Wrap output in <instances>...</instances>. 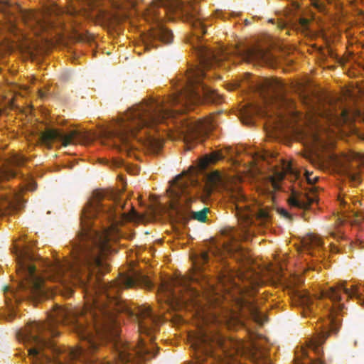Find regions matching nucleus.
<instances>
[{
    "mask_svg": "<svg viewBox=\"0 0 364 364\" xmlns=\"http://www.w3.org/2000/svg\"><path fill=\"white\" fill-rule=\"evenodd\" d=\"M305 176L309 185L314 184L318 180V176H313V174L311 173H309L308 171H306Z\"/></svg>",
    "mask_w": 364,
    "mask_h": 364,
    "instance_id": "nucleus-42",
    "label": "nucleus"
},
{
    "mask_svg": "<svg viewBox=\"0 0 364 364\" xmlns=\"http://www.w3.org/2000/svg\"><path fill=\"white\" fill-rule=\"evenodd\" d=\"M355 161H358L357 163H363V159H361V156H360V155H356L354 157L353 163L355 162Z\"/></svg>",
    "mask_w": 364,
    "mask_h": 364,
    "instance_id": "nucleus-51",
    "label": "nucleus"
},
{
    "mask_svg": "<svg viewBox=\"0 0 364 364\" xmlns=\"http://www.w3.org/2000/svg\"><path fill=\"white\" fill-rule=\"evenodd\" d=\"M191 23L193 25V27L194 28L195 34L196 36H198L199 34L203 35V34L205 33L206 31H205V26L200 21V19H198V18L193 19Z\"/></svg>",
    "mask_w": 364,
    "mask_h": 364,
    "instance_id": "nucleus-35",
    "label": "nucleus"
},
{
    "mask_svg": "<svg viewBox=\"0 0 364 364\" xmlns=\"http://www.w3.org/2000/svg\"><path fill=\"white\" fill-rule=\"evenodd\" d=\"M300 23L303 26H305L307 25L308 23V20L307 19H304V18H302L300 20Z\"/></svg>",
    "mask_w": 364,
    "mask_h": 364,
    "instance_id": "nucleus-53",
    "label": "nucleus"
},
{
    "mask_svg": "<svg viewBox=\"0 0 364 364\" xmlns=\"http://www.w3.org/2000/svg\"><path fill=\"white\" fill-rule=\"evenodd\" d=\"M354 217L355 219L353 222L355 223H360L361 220L364 219V216L361 213H355Z\"/></svg>",
    "mask_w": 364,
    "mask_h": 364,
    "instance_id": "nucleus-47",
    "label": "nucleus"
},
{
    "mask_svg": "<svg viewBox=\"0 0 364 364\" xmlns=\"http://www.w3.org/2000/svg\"><path fill=\"white\" fill-rule=\"evenodd\" d=\"M332 302H333V312L335 311V310H341L342 308H343V305L341 304H340V301L338 302H336V304L332 301L331 300Z\"/></svg>",
    "mask_w": 364,
    "mask_h": 364,
    "instance_id": "nucleus-48",
    "label": "nucleus"
},
{
    "mask_svg": "<svg viewBox=\"0 0 364 364\" xmlns=\"http://www.w3.org/2000/svg\"><path fill=\"white\" fill-rule=\"evenodd\" d=\"M76 135L75 132H71L68 134H64L56 129H47L41 134V141L46 144H49L53 141L60 140L63 145L66 146L73 143V140Z\"/></svg>",
    "mask_w": 364,
    "mask_h": 364,
    "instance_id": "nucleus-19",
    "label": "nucleus"
},
{
    "mask_svg": "<svg viewBox=\"0 0 364 364\" xmlns=\"http://www.w3.org/2000/svg\"><path fill=\"white\" fill-rule=\"evenodd\" d=\"M343 160V159H340L336 156H333L331 158L329 166L334 167L336 168H339L340 167H341L343 166L342 165Z\"/></svg>",
    "mask_w": 364,
    "mask_h": 364,
    "instance_id": "nucleus-38",
    "label": "nucleus"
},
{
    "mask_svg": "<svg viewBox=\"0 0 364 364\" xmlns=\"http://www.w3.org/2000/svg\"><path fill=\"white\" fill-rule=\"evenodd\" d=\"M99 200L100 198L89 202L83 209L81 216L82 232L80 237H93V242L95 245V250L92 251L82 264L89 270L93 267L102 270L106 268L107 264L103 262L102 258L109 251V242L110 241H117L120 237V233L116 223L112 224L108 229L105 230L102 232H90V220L96 215Z\"/></svg>",
    "mask_w": 364,
    "mask_h": 364,
    "instance_id": "nucleus-4",
    "label": "nucleus"
},
{
    "mask_svg": "<svg viewBox=\"0 0 364 364\" xmlns=\"http://www.w3.org/2000/svg\"><path fill=\"white\" fill-rule=\"evenodd\" d=\"M243 239H244V240H247V239H248V236H247V235L244 236Z\"/></svg>",
    "mask_w": 364,
    "mask_h": 364,
    "instance_id": "nucleus-62",
    "label": "nucleus"
},
{
    "mask_svg": "<svg viewBox=\"0 0 364 364\" xmlns=\"http://www.w3.org/2000/svg\"><path fill=\"white\" fill-rule=\"evenodd\" d=\"M15 174L16 173L13 170L10 169V168H6V169L1 171L0 179L1 178L9 179L10 178L14 177L15 176Z\"/></svg>",
    "mask_w": 364,
    "mask_h": 364,
    "instance_id": "nucleus-39",
    "label": "nucleus"
},
{
    "mask_svg": "<svg viewBox=\"0 0 364 364\" xmlns=\"http://www.w3.org/2000/svg\"><path fill=\"white\" fill-rule=\"evenodd\" d=\"M191 179L187 173H182L176 176L171 183L168 191L171 198L170 210L171 215L176 216L179 220L186 223L189 218H193L200 222H205L207 218L208 209L205 208L199 211H189L188 203L191 198L188 195L191 193L189 183Z\"/></svg>",
    "mask_w": 364,
    "mask_h": 364,
    "instance_id": "nucleus-5",
    "label": "nucleus"
},
{
    "mask_svg": "<svg viewBox=\"0 0 364 364\" xmlns=\"http://www.w3.org/2000/svg\"><path fill=\"white\" fill-rule=\"evenodd\" d=\"M82 353V348L80 347L73 348L70 350V356L73 359H77Z\"/></svg>",
    "mask_w": 364,
    "mask_h": 364,
    "instance_id": "nucleus-43",
    "label": "nucleus"
},
{
    "mask_svg": "<svg viewBox=\"0 0 364 364\" xmlns=\"http://www.w3.org/2000/svg\"><path fill=\"white\" fill-rule=\"evenodd\" d=\"M319 118L325 119L332 123H336L334 115L331 112L312 110L306 117V128L298 132L296 136L297 139L302 141L305 146L314 151L325 147L322 129L317 124Z\"/></svg>",
    "mask_w": 364,
    "mask_h": 364,
    "instance_id": "nucleus-7",
    "label": "nucleus"
},
{
    "mask_svg": "<svg viewBox=\"0 0 364 364\" xmlns=\"http://www.w3.org/2000/svg\"><path fill=\"white\" fill-rule=\"evenodd\" d=\"M311 303L312 298L310 296L309 294H304L302 296H301V304L309 307Z\"/></svg>",
    "mask_w": 364,
    "mask_h": 364,
    "instance_id": "nucleus-41",
    "label": "nucleus"
},
{
    "mask_svg": "<svg viewBox=\"0 0 364 364\" xmlns=\"http://www.w3.org/2000/svg\"><path fill=\"white\" fill-rule=\"evenodd\" d=\"M331 250L335 252L337 251L336 247L335 246H331Z\"/></svg>",
    "mask_w": 364,
    "mask_h": 364,
    "instance_id": "nucleus-58",
    "label": "nucleus"
},
{
    "mask_svg": "<svg viewBox=\"0 0 364 364\" xmlns=\"http://www.w3.org/2000/svg\"><path fill=\"white\" fill-rule=\"evenodd\" d=\"M191 346L198 354L211 355L214 346L221 348L231 347L237 355L245 353L246 344L242 341H223L218 334L209 333L203 329H200L197 333H192L188 336Z\"/></svg>",
    "mask_w": 364,
    "mask_h": 364,
    "instance_id": "nucleus-8",
    "label": "nucleus"
},
{
    "mask_svg": "<svg viewBox=\"0 0 364 364\" xmlns=\"http://www.w3.org/2000/svg\"><path fill=\"white\" fill-rule=\"evenodd\" d=\"M293 280H294V281H293V283H294V284H295V285H296V284H299V283H300V282H302V280H301L300 278H299V279H298V281H296V278H295V277H294V278H293Z\"/></svg>",
    "mask_w": 364,
    "mask_h": 364,
    "instance_id": "nucleus-55",
    "label": "nucleus"
},
{
    "mask_svg": "<svg viewBox=\"0 0 364 364\" xmlns=\"http://www.w3.org/2000/svg\"><path fill=\"white\" fill-rule=\"evenodd\" d=\"M24 161V159L23 157L21 156H15L13 159H12V161L11 163L15 164V165H21Z\"/></svg>",
    "mask_w": 364,
    "mask_h": 364,
    "instance_id": "nucleus-46",
    "label": "nucleus"
},
{
    "mask_svg": "<svg viewBox=\"0 0 364 364\" xmlns=\"http://www.w3.org/2000/svg\"><path fill=\"white\" fill-rule=\"evenodd\" d=\"M244 55L246 56L247 60L249 61L257 60L263 62H267L269 57L271 56L269 53L258 47L247 50Z\"/></svg>",
    "mask_w": 364,
    "mask_h": 364,
    "instance_id": "nucleus-25",
    "label": "nucleus"
},
{
    "mask_svg": "<svg viewBox=\"0 0 364 364\" xmlns=\"http://www.w3.org/2000/svg\"><path fill=\"white\" fill-rule=\"evenodd\" d=\"M138 140L141 141L144 146L153 152H157L163 145V141L161 139L151 136H147L144 140H142L141 138H139Z\"/></svg>",
    "mask_w": 364,
    "mask_h": 364,
    "instance_id": "nucleus-26",
    "label": "nucleus"
},
{
    "mask_svg": "<svg viewBox=\"0 0 364 364\" xmlns=\"http://www.w3.org/2000/svg\"><path fill=\"white\" fill-rule=\"evenodd\" d=\"M22 199L20 193H16L9 198H0V215L7 213L9 208H19L21 206Z\"/></svg>",
    "mask_w": 364,
    "mask_h": 364,
    "instance_id": "nucleus-24",
    "label": "nucleus"
},
{
    "mask_svg": "<svg viewBox=\"0 0 364 364\" xmlns=\"http://www.w3.org/2000/svg\"><path fill=\"white\" fill-rule=\"evenodd\" d=\"M24 23L33 30L35 34L40 31L46 30L48 27L46 17L41 14H33L27 12L22 14Z\"/></svg>",
    "mask_w": 364,
    "mask_h": 364,
    "instance_id": "nucleus-20",
    "label": "nucleus"
},
{
    "mask_svg": "<svg viewBox=\"0 0 364 364\" xmlns=\"http://www.w3.org/2000/svg\"><path fill=\"white\" fill-rule=\"evenodd\" d=\"M304 243L307 247L315 248L321 247L323 242L319 236L314 234H310L304 239Z\"/></svg>",
    "mask_w": 364,
    "mask_h": 364,
    "instance_id": "nucleus-32",
    "label": "nucleus"
},
{
    "mask_svg": "<svg viewBox=\"0 0 364 364\" xmlns=\"http://www.w3.org/2000/svg\"><path fill=\"white\" fill-rule=\"evenodd\" d=\"M340 200H341V204H342V205L347 203V201L344 199H340Z\"/></svg>",
    "mask_w": 364,
    "mask_h": 364,
    "instance_id": "nucleus-59",
    "label": "nucleus"
},
{
    "mask_svg": "<svg viewBox=\"0 0 364 364\" xmlns=\"http://www.w3.org/2000/svg\"><path fill=\"white\" fill-rule=\"evenodd\" d=\"M4 29L13 33L16 40L11 41L6 39L4 42L0 43V55L11 52L18 48L20 52L27 53L31 58L33 56L34 51L38 47L37 43L31 38L20 33L18 29L16 28V25L11 18H9L8 22L0 26V30Z\"/></svg>",
    "mask_w": 364,
    "mask_h": 364,
    "instance_id": "nucleus-9",
    "label": "nucleus"
},
{
    "mask_svg": "<svg viewBox=\"0 0 364 364\" xmlns=\"http://www.w3.org/2000/svg\"><path fill=\"white\" fill-rule=\"evenodd\" d=\"M284 175H290L291 180H296L298 178L299 173L294 169L291 163L283 161L281 167L277 169L266 182L267 185H271L272 190L268 189L262 191L272 192L278 190L279 188V182L284 178Z\"/></svg>",
    "mask_w": 364,
    "mask_h": 364,
    "instance_id": "nucleus-14",
    "label": "nucleus"
},
{
    "mask_svg": "<svg viewBox=\"0 0 364 364\" xmlns=\"http://www.w3.org/2000/svg\"><path fill=\"white\" fill-rule=\"evenodd\" d=\"M327 336V333H322L321 335L314 338L309 341L308 348L314 350L316 353H318L319 346L324 342Z\"/></svg>",
    "mask_w": 364,
    "mask_h": 364,
    "instance_id": "nucleus-31",
    "label": "nucleus"
},
{
    "mask_svg": "<svg viewBox=\"0 0 364 364\" xmlns=\"http://www.w3.org/2000/svg\"><path fill=\"white\" fill-rule=\"evenodd\" d=\"M359 114H360V112H358V111H356V112H355V116H358Z\"/></svg>",
    "mask_w": 364,
    "mask_h": 364,
    "instance_id": "nucleus-61",
    "label": "nucleus"
},
{
    "mask_svg": "<svg viewBox=\"0 0 364 364\" xmlns=\"http://www.w3.org/2000/svg\"><path fill=\"white\" fill-rule=\"evenodd\" d=\"M341 291H343L350 298L358 296V287L355 285L348 289L345 286V282H343L336 287H331L328 291H322L321 297H328L336 304L341 301L340 293Z\"/></svg>",
    "mask_w": 364,
    "mask_h": 364,
    "instance_id": "nucleus-21",
    "label": "nucleus"
},
{
    "mask_svg": "<svg viewBox=\"0 0 364 364\" xmlns=\"http://www.w3.org/2000/svg\"><path fill=\"white\" fill-rule=\"evenodd\" d=\"M265 86L267 87H270L273 90H276V89H278L279 87H280L281 84L277 80L267 79L265 80Z\"/></svg>",
    "mask_w": 364,
    "mask_h": 364,
    "instance_id": "nucleus-37",
    "label": "nucleus"
},
{
    "mask_svg": "<svg viewBox=\"0 0 364 364\" xmlns=\"http://www.w3.org/2000/svg\"><path fill=\"white\" fill-rule=\"evenodd\" d=\"M277 213L284 218L287 219L289 221L291 220V215L284 209L279 208L277 210Z\"/></svg>",
    "mask_w": 364,
    "mask_h": 364,
    "instance_id": "nucleus-44",
    "label": "nucleus"
},
{
    "mask_svg": "<svg viewBox=\"0 0 364 364\" xmlns=\"http://www.w3.org/2000/svg\"><path fill=\"white\" fill-rule=\"evenodd\" d=\"M8 106L10 107V108H13L14 107V99L12 98L11 99L9 102H8Z\"/></svg>",
    "mask_w": 364,
    "mask_h": 364,
    "instance_id": "nucleus-52",
    "label": "nucleus"
},
{
    "mask_svg": "<svg viewBox=\"0 0 364 364\" xmlns=\"http://www.w3.org/2000/svg\"><path fill=\"white\" fill-rule=\"evenodd\" d=\"M168 7L171 11L182 10L188 11L189 5H183L181 0H155L146 10L144 17L147 21L153 19L158 15L156 8L159 6Z\"/></svg>",
    "mask_w": 364,
    "mask_h": 364,
    "instance_id": "nucleus-15",
    "label": "nucleus"
},
{
    "mask_svg": "<svg viewBox=\"0 0 364 364\" xmlns=\"http://www.w3.org/2000/svg\"><path fill=\"white\" fill-rule=\"evenodd\" d=\"M141 38L146 49H149L153 40L158 38L161 41L168 43L171 42L173 36L169 30L161 23H157L154 28L143 34Z\"/></svg>",
    "mask_w": 364,
    "mask_h": 364,
    "instance_id": "nucleus-16",
    "label": "nucleus"
},
{
    "mask_svg": "<svg viewBox=\"0 0 364 364\" xmlns=\"http://www.w3.org/2000/svg\"><path fill=\"white\" fill-rule=\"evenodd\" d=\"M139 319V330L141 333H151L150 324L156 325L159 318L152 314L151 309L148 306H140L136 313Z\"/></svg>",
    "mask_w": 364,
    "mask_h": 364,
    "instance_id": "nucleus-17",
    "label": "nucleus"
},
{
    "mask_svg": "<svg viewBox=\"0 0 364 364\" xmlns=\"http://www.w3.org/2000/svg\"><path fill=\"white\" fill-rule=\"evenodd\" d=\"M223 156L220 151H214L210 155L205 156L200 161V166L201 168H205L209 164H214L220 160Z\"/></svg>",
    "mask_w": 364,
    "mask_h": 364,
    "instance_id": "nucleus-29",
    "label": "nucleus"
},
{
    "mask_svg": "<svg viewBox=\"0 0 364 364\" xmlns=\"http://www.w3.org/2000/svg\"><path fill=\"white\" fill-rule=\"evenodd\" d=\"M191 259L193 265V271H199L200 266L204 264L208 261V255L207 252H203L199 256H192Z\"/></svg>",
    "mask_w": 364,
    "mask_h": 364,
    "instance_id": "nucleus-33",
    "label": "nucleus"
},
{
    "mask_svg": "<svg viewBox=\"0 0 364 364\" xmlns=\"http://www.w3.org/2000/svg\"><path fill=\"white\" fill-rule=\"evenodd\" d=\"M286 103H287V102L284 100H281L279 101H277L276 102H274V105L271 109L274 108V107H277L279 106H282V105L283 106Z\"/></svg>",
    "mask_w": 364,
    "mask_h": 364,
    "instance_id": "nucleus-49",
    "label": "nucleus"
},
{
    "mask_svg": "<svg viewBox=\"0 0 364 364\" xmlns=\"http://www.w3.org/2000/svg\"><path fill=\"white\" fill-rule=\"evenodd\" d=\"M28 256L21 252L17 257L18 268L17 272H25L27 274V278L32 285V291L35 297L42 299L47 297L46 296V289L43 286V279L41 277L36 276V266L31 264L28 262Z\"/></svg>",
    "mask_w": 364,
    "mask_h": 364,
    "instance_id": "nucleus-13",
    "label": "nucleus"
},
{
    "mask_svg": "<svg viewBox=\"0 0 364 364\" xmlns=\"http://www.w3.org/2000/svg\"><path fill=\"white\" fill-rule=\"evenodd\" d=\"M196 279H197L196 276L191 272L188 277L177 276L173 279L164 282L159 288L160 299L175 310L183 308L189 310L191 307L194 308L196 316L204 323H208L213 319L215 321H225L232 328L242 323L239 315L236 313H231L224 321L216 318L215 316L210 318V315L203 306V303L217 304L221 296L216 292L213 286H210L203 294H200L189 286L190 280Z\"/></svg>",
    "mask_w": 364,
    "mask_h": 364,
    "instance_id": "nucleus-3",
    "label": "nucleus"
},
{
    "mask_svg": "<svg viewBox=\"0 0 364 364\" xmlns=\"http://www.w3.org/2000/svg\"><path fill=\"white\" fill-rule=\"evenodd\" d=\"M138 279L139 275L134 279L122 274L109 284L100 283L94 295L86 294V303L80 315L68 308L58 306L50 314V322L66 321L73 314L77 317L74 323L75 331L82 339L87 340L91 348H96L95 336L102 339L113 340L118 360L113 363L105 362L102 364H136L134 353L141 360L150 351L144 348L142 340L139 341L134 349H131L126 342L117 338L119 331L115 311L130 312L127 306L115 296L120 290L134 286Z\"/></svg>",
    "mask_w": 364,
    "mask_h": 364,
    "instance_id": "nucleus-1",
    "label": "nucleus"
},
{
    "mask_svg": "<svg viewBox=\"0 0 364 364\" xmlns=\"http://www.w3.org/2000/svg\"><path fill=\"white\" fill-rule=\"evenodd\" d=\"M213 126L211 117H206L201 120L192 119L183 120L180 132L183 136L188 149L192 148V143L202 141L203 136L213 129Z\"/></svg>",
    "mask_w": 364,
    "mask_h": 364,
    "instance_id": "nucleus-10",
    "label": "nucleus"
},
{
    "mask_svg": "<svg viewBox=\"0 0 364 364\" xmlns=\"http://www.w3.org/2000/svg\"><path fill=\"white\" fill-rule=\"evenodd\" d=\"M349 119V112L348 110L343 109L341 112V116L338 119V122H346Z\"/></svg>",
    "mask_w": 364,
    "mask_h": 364,
    "instance_id": "nucleus-45",
    "label": "nucleus"
},
{
    "mask_svg": "<svg viewBox=\"0 0 364 364\" xmlns=\"http://www.w3.org/2000/svg\"><path fill=\"white\" fill-rule=\"evenodd\" d=\"M203 361L202 359H200L198 358V360L196 361V364H202L201 362Z\"/></svg>",
    "mask_w": 364,
    "mask_h": 364,
    "instance_id": "nucleus-60",
    "label": "nucleus"
},
{
    "mask_svg": "<svg viewBox=\"0 0 364 364\" xmlns=\"http://www.w3.org/2000/svg\"><path fill=\"white\" fill-rule=\"evenodd\" d=\"M186 75L187 85L183 92L166 100L149 99L135 105L120 116L111 130L102 133V142L105 144L106 140H110L115 146L121 143L127 147L129 139L136 137L138 131L154 127L166 117H171L169 107L173 105L197 104L203 101L220 102L218 92L201 83L203 77L202 68H191Z\"/></svg>",
    "mask_w": 364,
    "mask_h": 364,
    "instance_id": "nucleus-2",
    "label": "nucleus"
},
{
    "mask_svg": "<svg viewBox=\"0 0 364 364\" xmlns=\"http://www.w3.org/2000/svg\"><path fill=\"white\" fill-rule=\"evenodd\" d=\"M45 328V324L33 322L18 333V340L24 343H31L36 346L28 350V356L33 363L37 364L38 358L41 356L40 350L46 345L45 341L41 339L36 333Z\"/></svg>",
    "mask_w": 364,
    "mask_h": 364,
    "instance_id": "nucleus-12",
    "label": "nucleus"
},
{
    "mask_svg": "<svg viewBox=\"0 0 364 364\" xmlns=\"http://www.w3.org/2000/svg\"><path fill=\"white\" fill-rule=\"evenodd\" d=\"M222 181L221 176L220 173L217 171H214L211 173L208 176L207 179V183H206V191L208 192V194H210V193L212 191V190L218 186V183H220Z\"/></svg>",
    "mask_w": 364,
    "mask_h": 364,
    "instance_id": "nucleus-28",
    "label": "nucleus"
},
{
    "mask_svg": "<svg viewBox=\"0 0 364 364\" xmlns=\"http://www.w3.org/2000/svg\"><path fill=\"white\" fill-rule=\"evenodd\" d=\"M142 217L138 215L134 210H132L128 213H122L121 214V221L122 222H127V221H134V222H139L142 221Z\"/></svg>",
    "mask_w": 364,
    "mask_h": 364,
    "instance_id": "nucleus-34",
    "label": "nucleus"
},
{
    "mask_svg": "<svg viewBox=\"0 0 364 364\" xmlns=\"http://www.w3.org/2000/svg\"><path fill=\"white\" fill-rule=\"evenodd\" d=\"M317 199L316 188L311 186L308 193H293L289 199V203L291 206L306 209Z\"/></svg>",
    "mask_w": 364,
    "mask_h": 364,
    "instance_id": "nucleus-18",
    "label": "nucleus"
},
{
    "mask_svg": "<svg viewBox=\"0 0 364 364\" xmlns=\"http://www.w3.org/2000/svg\"><path fill=\"white\" fill-rule=\"evenodd\" d=\"M237 304L240 306L243 311H247L257 323L259 324H263L266 321V316L258 309L257 306L255 304L247 302L244 299L238 300Z\"/></svg>",
    "mask_w": 364,
    "mask_h": 364,
    "instance_id": "nucleus-22",
    "label": "nucleus"
},
{
    "mask_svg": "<svg viewBox=\"0 0 364 364\" xmlns=\"http://www.w3.org/2000/svg\"><path fill=\"white\" fill-rule=\"evenodd\" d=\"M200 55L203 58V67L208 68L209 66V60L205 58L212 57V60L214 61L220 60L218 58V53H213L205 47H201L200 50Z\"/></svg>",
    "mask_w": 364,
    "mask_h": 364,
    "instance_id": "nucleus-30",
    "label": "nucleus"
},
{
    "mask_svg": "<svg viewBox=\"0 0 364 364\" xmlns=\"http://www.w3.org/2000/svg\"><path fill=\"white\" fill-rule=\"evenodd\" d=\"M274 115L269 121V123L272 124L274 129H284L289 126L287 117L283 116L280 113H276Z\"/></svg>",
    "mask_w": 364,
    "mask_h": 364,
    "instance_id": "nucleus-27",
    "label": "nucleus"
},
{
    "mask_svg": "<svg viewBox=\"0 0 364 364\" xmlns=\"http://www.w3.org/2000/svg\"><path fill=\"white\" fill-rule=\"evenodd\" d=\"M346 173L354 184L359 183L360 176L358 173H353L350 170H346Z\"/></svg>",
    "mask_w": 364,
    "mask_h": 364,
    "instance_id": "nucleus-40",
    "label": "nucleus"
},
{
    "mask_svg": "<svg viewBox=\"0 0 364 364\" xmlns=\"http://www.w3.org/2000/svg\"><path fill=\"white\" fill-rule=\"evenodd\" d=\"M36 186L34 182L31 181L28 184L27 189L29 191L35 190Z\"/></svg>",
    "mask_w": 364,
    "mask_h": 364,
    "instance_id": "nucleus-50",
    "label": "nucleus"
},
{
    "mask_svg": "<svg viewBox=\"0 0 364 364\" xmlns=\"http://www.w3.org/2000/svg\"><path fill=\"white\" fill-rule=\"evenodd\" d=\"M307 355H308L307 348H301L299 351L296 352V358L294 361V364H305L303 362H301L299 359H300V357H306Z\"/></svg>",
    "mask_w": 364,
    "mask_h": 364,
    "instance_id": "nucleus-36",
    "label": "nucleus"
},
{
    "mask_svg": "<svg viewBox=\"0 0 364 364\" xmlns=\"http://www.w3.org/2000/svg\"><path fill=\"white\" fill-rule=\"evenodd\" d=\"M230 192V197L235 203L236 214L243 228L252 224V215H255V222L259 225H267L271 221L269 209L262 208L259 203H255L252 207V203H246L245 196L241 192L240 188L236 184L232 185V182L225 186Z\"/></svg>",
    "mask_w": 364,
    "mask_h": 364,
    "instance_id": "nucleus-6",
    "label": "nucleus"
},
{
    "mask_svg": "<svg viewBox=\"0 0 364 364\" xmlns=\"http://www.w3.org/2000/svg\"><path fill=\"white\" fill-rule=\"evenodd\" d=\"M321 363H322V360H321L320 358H318V359L316 360L314 362V363H313V364H321Z\"/></svg>",
    "mask_w": 364,
    "mask_h": 364,
    "instance_id": "nucleus-56",
    "label": "nucleus"
},
{
    "mask_svg": "<svg viewBox=\"0 0 364 364\" xmlns=\"http://www.w3.org/2000/svg\"><path fill=\"white\" fill-rule=\"evenodd\" d=\"M269 111L264 110L257 105H248L243 107L240 111L241 120L245 124L252 123L251 117L255 114H268Z\"/></svg>",
    "mask_w": 364,
    "mask_h": 364,
    "instance_id": "nucleus-23",
    "label": "nucleus"
},
{
    "mask_svg": "<svg viewBox=\"0 0 364 364\" xmlns=\"http://www.w3.org/2000/svg\"><path fill=\"white\" fill-rule=\"evenodd\" d=\"M242 279H249V274H247L245 275H243L242 274L240 273V274L238 275Z\"/></svg>",
    "mask_w": 364,
    "mask_h": 364,
    "instance_id": "nucleus-54",
    "label": "nucleus"
},
{
    "mask_svg": "<svg viewBox=\"0 0 364 364\" xmlns=\"http://www.w3.org/2000/svg\"><path fill=\"white\" fill-rule=\"evenodd\" d=\"M330 316H331V321L333 323V311H331Z\"/></svg>",
    "mask_w": 364,
    "mask_h": 364,
    "instance_id": "nucleus-57",
    "label": "nucleus"
},
{
    "mask_svg": "<svg viewBox=\"0 0 364 364\" xmlns=\"http://www.w3.org/2000/svg\"><path fill=\"white\" fill-rule=\"evenodd\" d=\"M81 264L79 262L75 264L65 263L61 264L59 262L48 264L46 272V277L52 280H59L62 282H67L70 278H73L74 284L78 281L80 276V268Z\"/></svg>",
    "mask_w": 364,
    "mask_h": 364,
    "instance_id": "nucleus-11",
    "label": "nucleus"
},
{
    "mask_svg": "<svg viewBox=\"0 0 364 364\" xmlns=\"http://www.w3.org/2000/svg\"><path fill=\"white\" fill-rule=\"evenodd\" d=\"M1 112H2V111H1V109H0V114H1Z\"/></svg>",
    "mask_w": 364,
    "mask_h": 364,
    "instance_id": "nucleus-63",
    "label": "nucleus"
}]
</instances>
